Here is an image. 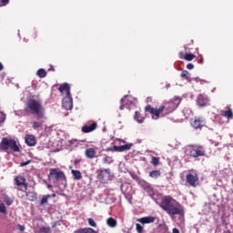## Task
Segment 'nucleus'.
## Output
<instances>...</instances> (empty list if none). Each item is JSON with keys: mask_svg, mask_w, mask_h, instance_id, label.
<instances>
[{"mask_svg": "<svg viewBox=\"0 0 233 233\" xmlns=\"http://www.w3.org/2000/svg\"><path fill=\"white\" fill-rule=\"evenodd\" d=\"M160 207L169 216H183L185 214L183 206L170 196H166L162 198Z\"/></svg>", "mask_w": 233, "mask_h": 233, "instance_id": "obj_1", "label": "nucleus"}, {"mask_svg": "<svg viewBox=\"0 0 233 233\" xmlns=\"http://www.w3.org/2000/svg\"><path fill=\"white\" fill-rule=\"evenodd\" d=\"M25 112L35 114L38 119H45V107L40 101L29 98L25 104Z\"/></svg>", "mask_w": 233, "mask_h": 233, "instance_id": "obj_2", "label": "nucleus"}, {"mask_svg": "<svg viewBox=\"0 0 233 233\" xmlns=\"http://www.w3.org/2000/svg\"><path fill=\"white\" fill-rule=\"evenodd\" d=\"M186 154H188L190 157L198 159V157H205L207 152L205 147L199 145H189L186 148Z\"/></svg>", "mask_w": 233, "mask_h": 233, "instance_id": "obj_3", "label": "nucleus"}, {"mask_svg": "<svg viewBox=\"0 0 233 233\" xmlns=\"http://www.w3.org/2000/svg\"><path fill=\"white\" fill-rule=\"evenodd\" d=\"M181 104V97L175 96L174 99L165 103L162 107L163 116H168V114H172L177 106Z\"/></svg>", "mask_w": 233, "mask_h": 233, "instance_id": "obj_4", "label": "nucleus"}, {"mask_svg": "<svg viewBox=\"0 0 233 233\" xmlns=\"http://www.w3.org/2000/svg\"><path fill=\"white\" fill-rule=\"evenodd\" d=\"M0 147L2 150H13V152H19V146H17V142H15L14 139H10L7 137L2 138V141L0 143Z\"/></svg>", "mask_w": 233, "mask_h": 233, "instance_id": "obj_5", "label": "nucleus"}, {"mask_svg": "<svg viewBox=\"0 0 233 233\" xmlns=\"http://www.w3.org/2000/svg\"><path fill=\"white\" fill-rule=\"evenodd\" d=\"M48 179H56V181H61V179H63L64 181H66V176L63 171H58L56 168H51L48 175Z\"/></svg>", "mask_w": 233, "mask_h": 233, "instance_id": "obj_6", "label": "nucleus"}, {"mask_svg": "<svg viewBox=\"0 0 233 233\" xmlns=\"http://www.w3.org/2000/svg\"><path fill=\"white\" fill-rule=\"evenodd\" d=\"M145 111L148 112V114L152 115L153 119H159L160 114L163 116V108L160 106L159 108H154L152 106L147 105L145 107Z\"/></svg>", "mask_w": 233, "mask_h": 233, "instance_id": "obj_7", "label": "nucleus"}, {"mask_svg": "<svg viewBox=\"0 0 233 233\" xmlns=\"http://www.w3.org/2000/svg\"><path fill=\"white\" fill-rule=\"evenodd\" d=\"M15 185H16V187H23L24 189H21L22 192H26L28 190V183H26V178L24 177H16L15 178Z\"/></svg>", "mask_w": 233, "mask_h": 233, "instance_id": "obj_8", "label": "nucleus"}, {"mask_svg": "<svg viewBox=\"0 0 233 233\" xmlns=\"http://www.w3.org/2000/svg\"><path fill=\"white\" fill-rule=\"evenodd\" d=\"M62 105L66 110H72V108H74V102L72 99V95L64 96V98L62 100Z\"/></svg>", "mask_w": 233, "mask_h": 233, "instance_id": "obj_9", "label": "nucleus"}, {"mask_svg": "<svg viewBox=\"0 0 233 233\" xmlns=\"http://www.w3.org/2000/svg\"><path fill=\"white\" fill-rule=\"evenodd\" d=\"M186 181L189 187H196V183L199 181V177H198V174L189 173L186 177Z\"/></svg>", "mask_w": 233, "mask_h": 233, "instance_id": "obj_10", "label": "nucleus"}, {"mask_svg": "<svg viewBox=\"0 0 233 233\" xmlns=\"http://www.w3.org/2000/svg\"><path fill=\"white\" fill-rule=\"evenodd\" d=\"M96 128H97L96 122H92L91 124L88 122V124L82 127V132H84V134H88L90 132H94Z\"/></svg>", "mask_w": 233, "mask_h": 233, "instance_id": "obj_11", "label": "nucleus"}, {"mask_svg": "<svg viewBox=\"0 0 233 233\" xmlns=\"http://www.w3.org/2000/svg\"><path fill=\"white\" fill-rule=\"evenodd\" d=\"M191 127L196 130L203 128V127H205V120L201 117L195 118L194 120H191Z\"/></svg>", "mask_w": 233, "mask_h": 233, "instance_id": "obj_12", "label": "nucleus"}, {"mask_svg": "<svg viewBox=\"0 0 233 233\" xmlns=\"http://www.w3.org/2000/svg\"><path fill=\"white\" fill-rule=\"evenodd\" d=\"M197 105H198V106H207L208 105V96L198 95L197 98Z\"/></svg>", "mask_w": 233, "mask_h": 233, "instance_id": "obj_13", "label": "nucleus"}, {"mask_svg": "<svg viewBox=\"0 0 233 233\" xmlns=\"http://www.w3.org/2000/svg\"><path fill=\"white\" fill-rule=\"evenodd\" d=\"M220 116L222 117H226V119H233V111L232 108L230 106H227L225 110H222L220 112Z\"/></svg>", "mask_w": 233, "mask_h": 233, "instance_id": "obj_14", "label": "nucleus"}, {"mask_svg": "<svg viewBox=\"0 0 233 233\" xmlns=\"http://www.w3.org/2000/svg\"><path fill=\"white\" fill-rule=\"evenodd\" d=\"M132 148V144H126L123 146H114L113 150L115 152H126L127 150H130Z\"/></svg>", "mask_w": 233, "mask_h": 233, "instance_id": "obj_15", "label": "nucleus"}, {"mask_svg": "<svg viewBox=\"0 0 233 233\" xmlns=\"http://www.w3.org/2000/svg\"><path fill=\"white\" fill-rule=\"evenodd\" d=\"M59 92H61V94H65L66 96H72L70 94V85L64 83L60 86V87L58 88Z\"/></svg>", "mask_w": 233, "mask_h": 233, "instance_id": "obj_16", "label": "nucleus"}, {"mask_svg": "<svg viewBox=\"0 0 233 233\" xmlns=\"http://www.w3.org/2000/svg\"><path fill=\"white\" fill-rule=\"evenodd\" d=\"M25 143L27 147H35V137L34 135H26Z\"/></svg>", "mask_w": 233, "mask_h": 233, "instance_id": "obj_17", "label": "nucleus"}, {"mask_svg": "<svg viewBox=\"0 0 233 233\" xmlns=\"http://www.w3.org/2000/svg\"><path fill=\"white\" fill-rule=\"evenodd\" d=\"M138 223H142V225H148V223H154L156 221V218L154 217H144L137 219Z\"/></svg>", "mask_w": 233, "mask_h": 233, "instance_id": "obj_18", "label": "nucleus"}, {"mask_svg": "<svg viewBox=\"0 0 233 233\" xmlns=\"http://www.w3.org/2000/svg\"><path fill=\"white\" fill-rule=\"evenodd\" d=\"M96 149H94V147H89L87 149H86L85 151V156L86 157H87V159H94V157H96Z\"/></svg>", "mask_w": 233, "mask_h": 233, "instance_id": "obj_19", "label": "nucleus"}, {"mask_svg": "<svg viewBox=\"0 0 233 233\" xmlns=\"http://www.w3.org/2000/svg\"><path fill=\"white\" fill-rule=\"evenodd\" d=\"M74 233H97V231L92 228H82L76 229Z\"/></svg>", "mask_w": 233, "mask_h": 233, "instance_id": "obj_20", "label": "nucleus"}, {"mask_svg": "<svg viewBox=\"0 0 233 233\" xmlns=\"http://www.w3.org/2000/svg\"><path fill=\"white\" fill-rule=\"evenodd\" d=\"M105 174H110V169H100V173L97 175V179L105 181Z\"/></svg>", "mask_w": 233, "mask_h": 233, "instance_id": "obj_21", "label": "nucleus"}, {"mask_svg": "<svg viewBox=\"0 0 233 233\" xmlns=\"http://www.w3.org/2000/svg\"><path fill=\"white\" fill-rule=\"evenodd\" d=\"M25 196L29 201H35V199H37V193L35 192H25Z\"/></svg>", "mask_w": 233, "mask_h": 233, "instance_id": "obj_22", "label": "nucleus"}, {"mask_svg": "<svg viewBox=\"0 0 233 233\" xmlns=\"http://www.w3.org/2000/svg\"><path fill=\"white\" fill-rule=\"evenodd\" d=\"M106 225H108L111 228H116L117 227V220L114 218H109L106 219Z\"/></svg>", "mask_w": 233, "mask_h": 233, "instance_id": "obj_23", "label": "nucleus"}, {"mask_svg": "<svg viewBox=\"0 0 233 233\" xmlns=\"http://www.w3.org/2000/svg\"><path fill=\"white\" fill-rule=\"evenodd\" d=\"M71 174H73L74 179H76L77 181H79V179H83V175L79 170L73 169L71 170Z\"/></svg>", "mask_w": 233, "mask_h": 233, "instance_id": "obj_24", "label": "nucleus"}, {"mask_svg": "<svg viewBox=\"0 0 233 233\" xmlns=\"http://www.w3.org/2000/svg\"><path fill=\"white\" fill-rule=\"evenodd\" d=\"M161 177V171L160 170H153L149 173V177H152V179H157V177Z\"/></svg>", "mask_w": 233, "mask_h": 233, "instance_id": "obj_25", "label": "nucleus"}, {"mask_svg": "<svg viewBox=\"0 0 233 233\" xmlns=\"http://www.w3.org/2000/svg\"><path fill=\"white\" fill-rule=\"evenodd\" d=\"M180 77H182V79H186L187 81H190V73L187 70H184L181 72Z\"/></svg>", "mask_w": 233, "mask_h": 233, "instance_id": "obj_26", "label": "nucleus"}, {"mask_svg": "<svg viewBox=\"0 0 233 233\" xmlns=\"http://www.w3.org/2000/svg\"><path fill=\"white\" fill-rule=\"evenodd\" d=\"M134 118L137 123H143V121H145V117L141 116V113L139 112H135Z\"/></svg>", "mask_w": 233, "mask_h": 233, "instance_id": "obj_27", "label": "nucleus"}, {"mask_svg": "<svg viewBox=\"0 0 233 233\" xmlns=\"http://www.w3.org/2000/svg\"><path fill=\"white\" fill-rule=\"evenodd\" d=\"M184 59L186 61H193V59H196V56L192 53H186L184 56Z\"/></svg>", "mask_w": 233, "mask_h": 233, "instance_id": "obj_28", "label": "nucleus"}, {"mask_svg": "<svg viewBox=\"0 0 233 233\" xmlns=\"http://www.w3.org/2000/svg\"><path fill=\"white\" fill-rule=\"evenodd\" d=\"M50 198H52V195H45L40 200V205H46V203H48V199H50Z\"/></svg>", "mask_w": 233, "mask_h": 233, "instance_id": "obj_29", "label": "nucleus"}, {"mask_svg": "<svg viewBox=\"0 0 233 233\" xmlns=\"http://www.w3.org/2000/svg\"><path fill=\"white\" fill-rule=\"evenodd\" d=\"M38 233H52L50 227H41L38 229Z\"/></svg>", "mask_w": 233, "mask_h": 233, "instance_id": "obj_30", "label": "nucleus"}, {"mask_svg": "<svg viewBox=\"0 0 233 233\" xmlns=\"http://www.w3.org/2000/svg\"><path fill=\"white\" fill-rule=\"evenodd\" d=\"M32 125L33 129L37 130V128H41V127H43V122L33 121Z\"/></svg>", "mask_w": 233, "mask_h": 233, "instance_id": "obj_31", "label": "nucleus"}, {"mask_svg": "<svg viewBox=\"0 0 233 233\" xmlns=\"http://www.w3.org/2000/svg\"><path fill=\"white\" fill-rule=\"evenodd\" d=\"M36 76H38V77H40V78H43L46 76V72L45 69L40 68V69L37 70Z\"/></svg>", "mask_w": 233, "mask_h": 233, "instance_id": "obj_32", "label": "nucleus"}, {"mask_svg": "<svg viewBox=\"0 0 233 233\" xmlns=\"http://www.w3.org/2000/svg\"><path fill=\"white\" fill-rule=\"evenodd\" d=\"M0 213L6 214V206H5L3 200H0Z\"/></svg>", "mask_w": 233, "mask_h": 233, "instance_id": "obj_33", "label": "nucleus"}, {"mask_svg": "<svg viewBox=\"0 0 233 233\" xmlns=\"http://www.w3.org/2000/svg\"><path fill=\"white\" fill-rule=\"evenodd\" d=\"M4 201L5 202V205H7L8 207H10V205H12V203H14V201L11 200L10 197H8V196L4 197Z\"/></svg>", "mask_w": 233, "mask_h": 233, "instance_id": "obj_34", "label": "nucleus"}, {"mask_svg": "<svg viewBox=\"0 0 233 233\" xmlns=\"http://www.w3.org/2000/svg\"><path fill=\"white\" fill-rule=\"evenodd\" d=\"M151 163L154 165V167H157V165H159V157H153L151 159Z\"/></svg>", "mask_w": 233, "mask_h": 233, "instance_id": "obj_35", "label": "nucleus"}, {"mask_svg": "<svg viewBox=\"0 0 233 233\" xmlns=\"http://www.w3.org/2000/svg\"><path fill=\"white\" fill-rule=\"evenodd\" d=\"M87 221L90 227H93L94 228L97 227V223H96V221L93 218H87Z\"/></svg>", "mask_w": 233, "mask_h": 233, "instance_id": "obj_36", "label": "nucleus"}, {"mask_svg": "<svg viewBox=\"0 0 233 233\" xmlns=\"http://www.w3.org/2000/svg\"><path fill=\"white\" fill-rule=\"evenodd\" d=\"M6 120V114H5L3 111H0V123H5Z\"/></svg>", "mask_w": 233, "mask_h": 233, "instance_id": "obj_37", "label": "nucleus"}, {"mask_svg": "<svg viewBox=\"0 0 233 233\" xmlns=\"http://www.w3.org/2000/svg\"><path fill=\"white\" fill-rule=\"evenodd\" d=\"M136 229L137 233H143V226H141V224L137 223L136 224Z\"/></svg>", "mask_w": 233, "mask_h": 233, "instance_id": "obj_38", "label": "nucleus"}, {"mask_svg": "<svg viewBox=\"0 0 233 233\" xmlns=\"http://www.w3.org/2000/svg\"><path fill=\"white\" fill-rule=\"evenodd\" d=\"M125 101H127V96H125L120 100V103H121L120 110H125Z\"/></svg>", "mask_w": 233, "mask_h": 233, "instance_id": "obj_39", "label": "nucleus"}, {"mask_svg": "<svg viewBox=\"0 0 233 233\" xmlns=\"http://www.w3.org/2000/svg\"><path fill=\"white\" fill-rule=\"evenodd\" d=\"M104 163H107V164H110L112 163V157H106L104 159H103Z\"/></svg>", "mask_w": 233, "mask_h": 233, "instance_id": "obj_40", "label": "nucleus"}, {"mask_svg": "<svg viewBox=\"0 0 233 233\" xmlns=\"http://www.w3.org/2000/svg\"><path fill=\"white\" fill-rule=\"evenodd\" d=\"M61 223H63V221H61V220H58V221L55 222L52 225V228H56V227H61Z\"/></svg>", "mask_w": 233, "mask_h": 233, "instance_id": "obj_41", "label": "nucleus"}, {"mask_svg": "<svg viewBox=\"0 0 233 233\" xmlns=\"http://www.w3.org/2000/svg\"><path fill=\"white\" fill-rule=\"evenodd\" d=\"M2 6H6L10 3V0H0Z\"/></svg>", "mask_w": 233, "mask_h": 233, "instance_id": "obj_42", "label": "nucleus"}, {"mask_svg": "<svg viewBox=\"0 0 233 233\" xmlns=\"http://www.w3.org/2000/svg\"><path fill=\"white\" fill-rule=\"evenodd\" d=\"M32 163V160H27L25 162L20 163V167H26V165H30Z\"/></svg>", "mask_w": 233, "mask_h": 233, "instance_id": "obj_43", "label": "nucleus"}, {"mask_svg": "<svg viewBox=\"0 0 233 233\" xmlns=\"http://www.w3.org/2000/svg\"><path fill=\"white\" fill-rule=\"evenodd\" d=\"M187 70H193V68H194V64H187Z\"/></svg>", "mask_w": 233, "mask_h": 233, "instance_id": "obj_44", "label": "nucleus"}, {"mask_svg": "<svg viewBox=\"0 0 233 233\" xmlns=\"http://www.w3.org/2000/svg\"><path fill=\"white\" fill-rule=\"evenodd\" d=\"M81 163V158H76V159H75V161H74V165L75 166H77V165H79Z\"/></svg>", "mask_w": 233, "mask_h": 233, "instance_id": "obj_45", "label": "nucleus"}, {"mask_svg": "<svg viewBox=\"0 0 233 233\" xmlns=\"http://www.w3.org/2000/svg\"><path fill=\"white\" fill-rule=\"evenodd\" d=\"M18 230H20V232H25V227L23 225H18Z\"/></svg>", "mask_w": 233, "mask_h": 233, "instance_id": "obj_46", "label": "nucleus"}, {"mask_svg": "<svg viewBox=\"0 0 233 233\" xmlns=\"http://www.w3.org/2000/svg\"><path fill=\"white\" fill-rule=\"evenodd\" d=\"M180 59H185V54L183 52H179Z\"/></svg>", "mask_w": 233, "mask_h": 233, "instance_id": "obj_47", "label": "nucleus"}, {"mask_svg": "<svg viewBox=\"0 0 233 233\" xmlns=\"http://www.w3.org/2000/svg\"><path fill=\"white\" fill-rule=\"evenodd\" d=\"M173 233H179V229H177V228H173Z\"/></svg>", "mask_w": 233, "mask_h": 233, "instance_id": "obj_48", "label": "nucleus"}, {"mask_svg": "<svg viewBox=\"0 0 233 233\" xmlns=\"http://www.w3.org/2000/svg\"><path fill=\"white\" fill-rule=\"evenodd\" d=\"M223 233H232V231H230V229H227V230L223 231Z\"/></svg>", "mask_w": 233, "mask_h": 233, "instance_id": "obj_49", "label": "nucleus"}, {"mask_svg": "<svg viewBox=\"0 0 233 233\" xmlns=\"http://www.w3.org/2000/svg\"><path fill=\"white\" fill-rule=\"evenodd\" d=\"M4 66H3V64L0 62V72L1 70H3Z\"/></svg>", "mask_w": 233, "mask_h": 233, "instance_id": "obj_50", "label": "nucleus"}, {"mask_svg": "<svg viewBox=\"0 0 233 233\" xmlns=\"http://www.w3.org/2000/svg\"><path fill=\"white\" fill-rule=\"evenodd\" d=\"M49 70H52L53 72H56V69L54 68V66H51V68Z\"/></svg>", "mask_w": 233, "mask_h": 233, "instance_id": "obj_51", "label": "nucleus"}, {"mask_svg": "<svg viewBox=\"0 0 233 233\" xmlns=\"http://www.w3.org/2000/svg\"><path fill=\"white\" fill-rule=\"evenodd\" d=\"M51 198H56V194H53V195L51 196Z\"/></svg>", "mask_w": 233, "mask_h": 233, "instance_id": "obj_52", "label": "nucleus"}, {"mask_svg": "<svg viewBox=\"0 0 233 233\" xmlns=\"http://www.w3.org/2000/svg\"><path fill=\"white\" fill-rule=\"evenodd\" d=\"M192 45H194V40H191Z\"/></svg>", "mask_w": 233, "mask_h": 233, "instance_id": "obj_53", "label": "nucleus"}, {"mask_svg": "<svg viewBox=\"0 0 233 233\" xmlns=\"http://www.w3.org/2000/svg\"><path fill=\"white\" fill-rule=\"evenodd\" d=\"M199 63H203V59H201V60L199 61Z\"/></svg>", "mask_w": 233, "mask_h": 233, "instance_id": "obj_54", "label": "nucleus"}, {"mask_svg": "<svg viewBox=\"0 0 233 233\" xmlns=\"http://www.w3.org/2000/svg\"><path fill=\"white\" fill-rule=\"evenodd\" d=\"M51 187H52V186L49 185V186H48V188H51Z\"/></svg>", "mask_w": 233, "mask_h": 233, "instance_id": "obj_55", "label": "nucleus"}]
</instances>
